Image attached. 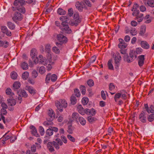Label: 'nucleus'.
Segmentation results:
<instances>
[{"mask_svg":"<svg viewBox=\"0 0 154 154\" xmlns=\"http://www.w3.org/2000/svg\"><path fill=\"white\" fill-rule=\"evenodd\" d=\"M51 74L50 73H48L46 77L45 78V82L46 83H49L51 78Z\"/></svg>","mask_w":154,"mask_h":154,"instance_id":"a18cd8bd","label":"nucleus"},{"mask_svg":"<svg viewBox=\"0 0 154 154\" xmlns=\"http://www.w3.org/2000/svg\"><path fill=\"white\" fill-rule=\"evenodd\" d=\"M146 27L145 26H141L139 32V34L143 35H144L146 32Z\"/></svg>","mask_w":154,"mask_h":154,"instance_id":"a878e982","label":"nucleus"},{"mask_svg":"<svg viewBox=\"0 0 154 154\" xmlns=\"http://www.w3.org/2000/svg\"><path fill=\"white\" fill-rule=\"evenodd\" d=\"M75 6L76 8L80 11H82L83 10V7L80 2H76Z\"/></svg>","mask_w":154,"mask_h":154,"instance_id":"412c9836","label":"nucleus"},{"mask_svg":"<svg viewBox=\"0 0 154 154\" xmlns=\"http://www.w3.org/2000/svg\"><path fill=\"white\" fill-rule=\"evenodd\" d=\"M77 110L78 112L82 115H84L85 114V110L81 105L78 106Z\"/></svg>","mask_w":154,"mask_h":154,"instance_id":"ddd939ff","label":"nucleus"},{"mask_svg":"<svg viewBox=\"0 0 154 154\" xmlns=\"http://www.w3.org/2000/svg\"><path fill=\"white\" fill-rule=\"evenodd\" d=\"M74 92L75 95L78 97H79L81 95V93L79 90L76 88L74 90Z\"/></svg>","mask_w":154,"mask_h":154,"instance_id":"37998d69","label":"nucleus"},{"mask_svg":"<svg viewBox=\"0 0 154 154\" xmlns=\"http://www.w3.org/2000/svg\"><path fill=\"white\" fill-rule=\"evenodd\" d=\"M57 79V76L55 74L51 75V80L52 82H55Z\"/></svg>","mask_w":154,"mask_h":154,"instance_id":"de8ad7c7","label":"nucleus"},{"mask_svg":"<svg viewBox=\"0 0 154 154\" xmlns=\"http://www.w3.org/2000/svg\"><path fill=\"white\" fill-rule=\"evenodd\" d=\"M22 18V15L18 12H16L14 14L12 20L15 22H17V21L21 20Z\"/></svg>","mask_w":154,"mask_h":154,"instance_id":"39448f33","label":"nucleus"},{"mask_svg":"<svg viewBox=\"0 0 154 154\" xmlns=\"http://www.w3.org/2000/svg\"><path fill=\"white\" fill-rule=\"evenodd\" d=\"M79 114L78 113L74 112L72 114V118L73 120H76V121H77L78 118H79Z\"/></svg>","mask_w":154,"mask_h":154,"instance_id":"c03bdc74","label":"nucleus"},{"mask_svg":"<svg viewBox=\"0 0 154 154\" xmlns=\"http://www.w3.org/2000/svg\"><path fill=\"white\" fill-rule=\"evenodd\" d=\"M29 76V73L27 72H23L22 75V78L24 80H26Z\"/></svg>","mask_w":154,"mask_h":154,"instance_id":"4c0bfd02","label":"nucleus"},{"mask_svg":"<svg viewBox=\"0 0 154 154\" xmlns=\"http://www.w3.org/2000/svg\"><path fill=\"white\" fill-rule=\"evenodd\" d=\"M8 104L11 106H14L16 103V101L14 99H9L8 100Z\"/></svg>","mask_w":154,"mask_h":154,"instance_id":"4be33fe9","label":"nucleus"},{"mask_svg":"<svg viewBox=\"0 0 154 154\" xmlns=\"http://www.w3.org/2000/svg\"><path fill=\"white\" fill-rule=\"evenodd\" d=\"M81 21L78 14H75L74 15V20L71 22L72 25L77 26Z\"/></svg>","mask_w":154,"mask_h":154,"instance_id":"20e7f679","label":"nucleus"},{"mask_svg":"<svg viewBox=\"0 0 154 154\" xmlns=\"http://www.w3.org/2000/svg\"><path fill=\"white\" fill-rule=\"evenodd\" d=\"M17 73L15 72H13L11 73V78L13 79H17Z\"/></svg>","mask_w":154,"mask_h":154,"instance_id":"a19ab883","label":"nucleus"},{"mask_svg":"<svg viewBox=\"0 0 154 154\" xmlns=\"http://www.w3.org/2000/svg\"><path fill=\"white\" fill-rule=\"evenodd\" d=\"M96 113V111L93 108L91 109L90 111V113H89V115H91L92 116H94Z\"/></svg>","mask_w":154,"mask_h":154,"instance_id":"052dcab7","label":"nucleus"},{"mask_svg":"<svg viewBox=\"0 0 154 154\" xmlns=\"http://www.w3.org/2000/svg\"><path fill=\"white\" fill-rule=\"evenodd\" d=\"M53 146L55 147L56 149H58L60 148V147L58 144H57V143L56 142L54 141H53Z\"/></svg>","mask_w":154,"mask_h":154,"instance_id":"338daca9","label":"nucleus"},{"mask_svg":"<svg viewBox=\"0 0 154 154\" xmlns=\"http://www.w3.org/2000/svg\"><path fill=\"white\" fill-rule=\"evenodd\" d=\"M127 46V44L125 43V42L119 43L118 45V47L121 49L125 48H126Z\"/></svg>","mask_w":154,"mask_h":154,"instance_id":"473e14b6","label":"nucleus"},{"mask_svg":"<svg viewBox=\"0 0 154 154\" xmlns=\"http://www.w3.org/2000/svg\"><path fill=\"white\" fill-rule=\"evenodd\" d=\"M7 24L8 26L11 29L14 30L15 29V26L13 23L11 22H8Z\"/></svg>","mask_w":154,"mask_h":154,"instance_id":"5701e85b","label":"nucleus"},{"mask_svg":"<svg viewBox=\"0 0 154 154\" xmlns=\"http://www.w3.org/2000/svg\"><path fill=\"white\" fill-rule=\"evenodd\" d=\"M11 137V134L7 135V133L5 134L4 136H3V137L2 138V143L3 144H5V141L6 140L10 138Z\"/></svg>","mask_w":154,"mask_h":154,"instance_id":"f3484780","label":"nucleus"},{"mask_svg":"<svg viewBox=\"0 0 154 154\" xmlns=\"http://www.w3.org/2000/svg\"><path fill=\"white\" fill-rule=\"evenodd\" d=\"M60 19L62 21H63V22H65L66 23H67L69 20L68 18L66 16H61L60 18Z\"/></svg>","mask_w":154,"mask_h":154,"instance_id":"58836bf2","label":"nucleus"},{"mask_svg":"<svg viewBox=\"0 0 154 154\" xmlns=\"http://www.w3.org/2000/svg\"><path fill=\"white\" fill-rule=\"evenodd\" d=\"M143 18L144 17L143 14L140 13L136 17L135 19L137 20L138 22H140L142 21Z\"/></svg>","mask_w":154,"mask_h":154,"instance_id":"a211bd4d","label":"nucleus"},{"mask_svg":"<svg viewBox=\"0 0 154 154\" xmlns=\"http://www.w3.org/2000/svg\"><path fill=\"white\" fill-rule=\"evenodd\" d=\"M129 57L133 59L134 57H137L136 55L135 54V51H131L129 53Z\"/></svg>","mask_w":154,"mask_h":154,"instance_id":"79ce46f5","label":"nucleus"},{"mask_svg":"<svg viewBox=\"0 0 154 154\" xmlns=\"http://www.w3.org/2000/svg\"><path fill=\"white\" fill-rule=\"evenodd\" d=\"M45 121L44 123V125L46 126H48L50 125H51L53 123L52 121Z\"/></svg>","mask_w":154,"mask_h":154,"instance_id":"13d9d810","label":"nucleus"},{"mask_svg":"<svg viewBox=\"0 0 154 154\" xmlns=\"http://www.w3.org/2000/svg\"><path fill=\"white\" fill-rule=\"evenodd\" d=\"M56 142L59 145L62 146L63 144V143L61 140L59 138H57L55 140Z\"/></svg>","mask_w":154,"mask_h":154,"instance_id":"680f3d73","label":"nucleus"},{"mask_svg":"<svg viewBox=\"0 0 154 154\" xmlns=\"http://www.w3.org/2000/svg\"><path fill=\"white\" fill-rule=\"evenodd\" d=\"M31 130V132L32 134L36 137H38L39 135L37 133L35 128L33 126H31L30 127Z\"/></svg>","mask_w":154,"mask_h":154,"instance_id":"f8f14e48","label":"nucleus"},{"mask_svg":"<svg viewBox=\"0 0 154 154\" xmlns=\"http://www.w3.org/2000/svg\"><path fill=\"white\" fill-rule=\"evenodd\" d=\"M139 118L140 120L143 123L146 122V117L144 112L142 111L139 116Z\"/></svg>","mask_w":154,"mask_h":154,"instance_id":"9b49d317","label":"nucleus"},{"mask_svg":"<svg viewBox=\"0 0 154 154\" xmlns=\"http://www.w3.org/2000/svg\"><path fill=\"white\" fill-rule=\"evenodd\" d=\"M52 50L53 52L56 54H58L60 52V51L59 48L56 46L52 48Z\"/></svg>","mask_w":154,"mask_h":154,"instance_id":"864d4df0","label":"nucleus"},{"mask_svg":"<svg viewBox=\"0 0 154 154\" xmlns=\"http://www.w3.org/2000/svg\"><path fill=\"white\" fill-rule=\"evenodd\" d=\"M45 72V68L44 66L41 67L39 69V72L41 74H43Z\"/></svg>","mask_w":154,"mask_h":154,"instance_id":"603ef678","label":"nucleus"},{"mask_svg":"<svg viewBox=\"0 0 154 154\" xmlns=\"http://www.w3.org/2000/svg\"><path fill=\"white\" fill-rule=\"evenodd\" d=\"M132 11H133L132 13V15L136 17L138 14H139L140 13L139 11L138 10L135 9V10H132Z\"/></svg>","mask_w":154,"mask_h":154,"instance_id":"49530a36","label":"nucleus"},{"mask_svg":"<svg viewBox=\"0 0 154 154\" xmlns=\"http://www.w3.org/2000/svg\"><path fill=\"white\" fill-rule=\"evenodd\" d=\"M144 55H140L138 57V64L140 67L142 66L144 63Z\"/></svg>","mask_w":154,"mask_h":154,"instance_id":"6e6552de","label":"nucleus"},{"mask_svg":"<svg viewBox=\"0 0 154 154\" xmlns=\"http://www.w3.org/2000/svg\"><path fill=\"white\" fill-rule=\"evenodd\" d=\"M60 101L61 107L65 108L67 106V104L64 100H61Z\"/></svg>","mask_w":154,"mask_h":154,"instance_id":"7c9ffc66","label":"nucleus"},{"mask_svg":"<svg viewBox=\"0 0 154 154\" xmlns=\"http://www.w3.org/2000/svg\"><path fill=\"white\" fill-rule=\"evenodd\" d=\"M83 95H85V94L86 88L85 86L81 85L79 87Z\"/></svg>","mask_w":154,"mask_h":154,"instance_id":"f704fd0d","label":"nucleus"},{"mask_svg":"<svg viewBox=\"0 0 154 154\" xmlns=\"http://www.w3.org/2000/svg\"><path fill=\"white\" fill-rule=\"evenodd\" d=\"M26 2L24 0H15L14 5L16 6L17 9L20 12L24 13L25 12V9L23 6L25 4Z\"/></svg>","mask_w":154,"mask_h":154,"instance_id":"f257e3e1","label":"nucleus"},{"mask_svg":"<svg viewBox=\"0 0 154 154\" xmlns=\"http://www.w3.org/2000/svg\"><path fill=\"white\" fill-rule=\"evenodd\" d=\"M124 58L125 60L128 63H130L133 61V59L131 58L127 54L124 55Z\"/></svg>","mask_w":154,"mask_h":154,"instance_id":"c85d7f7f","label":"nucleus"},{"mask_svg":"<svg viewBox=\"0 0 154 154\" xmlns=\"http://www.w3.org/2000/svg\"><path fill=\"white\" fill-rule=\"evenodd\" d=\"M130 33L133 36L136 35L137 33V31L135 28H131L130 29Z\"/></svg>","mask_w":154,"mask_h":154,"instance_id":"2f4dec72","label":"nucleus"},{"mask_svg":"<svg viewBox=\"0 0 154 154\" xmlns=\"http://www.w3.org/2000/svg\"><path fill=\"white\" fill-rule=\"evenodd\" d=\"M3 43L2 47H3L4 48H6L9 45V43L6 41H3Z\"/></svg>","mask_w":154,"mask_h":154,"instance_id":"0e129e2a","label":"nucleus"},{"mask_svg":"<svg viewBox=\"0 0 154 154\" xmlns=\"http://www.w3.org/2000/svg\"><path fill=\"white\" fill-rule=\"evenodd\" d=\"M80 124L82 125H85L86 123V121L85 119L82 117H79L78 119Z\"/></svg>","mask_w":154,"mask_h":154,"instance_id":"cd10ccee","label":"nucleus"},{"mask_svg":"<svg viewBox=\"0 0 154 154\" xmlns=\"http://www.w3.org/2000/svg\"><path fill=\"white\" fill-rule=\"evenodd\" d=\"M57 38L59 42H57L56 45L59 48H62L63 43H66L67 42V38L64 35L61 34H59L57 35Z\"/></svg>","mask_w":154,"mask_h":154,"instance_id":"f03ea898","label":"nucleus"},{"mask_svg":"<svg viewBox=\"0 0 154 154\" xmlns=\"http://www.w3.org/2000/svg\"><path fill=\"white\" fill-rule=\"evenodd\" d=\"M53 142H49L47 144V147L50 151L51 152L54 151V149L53 146Z\"/></svg>","mask_w":154,"mask_h":154,"instance_id":"aec40b11","label":"nucleus"},{"mask_svg":"<svg viewBox=\"0 0 154 154\" xmlns=\"http://www.w3.org/2000/svg\"><path fill=\"white\" fill-rule=\"evenodd\" d=\"M68 13L69 16L70 17H71L73 13V12L72 8H71L69 9L68 11Z\"/></svg>","mask_w":154,"mask_h":154,"instance_id":"774afa93","label":"nucleus"},{"mask_svg":"<svg viewBox=\"0 0 154 154\" xmlns=\"http://www.w3.org/2000/svg\"><path fill=\"white\" fill-rule=\"evenodd\" d=\"M144 4L151 7H154V0H143Z\"/></svg>","mask_w":154,"mask_h":154,"instance_id":"1a4fd4ad","label":"nucleus"},{"mask_svg":"<svg viewBox=\"0 0 154 154\" xmlns=\"http://www.w3.org/2000/svg\"><path fill=\"white\" fill-rule=\"evenodd\" d=\"M30 150L31 152H35L36 151V148L35 146L34 145H32L31 146V150Z\"/></svg>","mask_w":154,"mask_h":154,"instance_id":"e2e57ef3","label":"nucleus"},{"mask_svg":"<svg viewBox=\"0 0 154 154\" xmlns=\"http://www.w3.org/2000/svg\"><path fill=\"white\" fill-rule=\"evenodd\" d=\"M21 66L23 69L25 70H26L28 68V64L25 62H23L21 63Z\"/></svg>","mask_w":154,"mask_h":154,"instance_id":"ea45409f","label":"nucleus"},{"mask_svg":"<svg viewBox=\"0 0 154 154\" xmlns=\"http://www.w3.org/2000/svg\"><path fill=\"white\" fill-rule=\"evenodd\" d=\"M121 96L122 99L124 100H126L127 98L126 92L124 90H122L120 91Z\"/></svg>","mask_w":154,"mask_h":154,"instance_id":"393cba45","label":"nucleus"},{"mask_svg":"<svg viewBox=\"0 0 154 154\" xmlns=\"http://www.w3.org/2000/svg\"><path fill=\"white\" fill-rule=\"evenodd\" d=\"M88 121L91 123H93L97 121V119L91 116H89L88 117Z\"/></svg>","mask_w":154,"mask_h":154,"instance_id":"c756f323","label":"nucleus"},{"mask_svg":"<svg viewBox=\"0 0 154 154\" xmlns=\"http://www.w3.org/2000/svg\"><path fill=\"white\" fill-rule=\"evenodd\" d=\"M96 57L95 55H94L91 57L90 60L89 61V63H93L96 60Z\"/></svg>","mask_w":154,"mask_h":154,"instance_id":"bf43d9fd","label":"nucleus"},{"mask_svg":"<svg viewBox=\"0 0 154 154\" xmlns=\"http://www.w3.org/2000/svg\"><path fill=\"white\" fill-rule=\"evenodd\" d=\"M60 29L63 32L68 34H70L72 32V31L69 28L68 25L65 22H62L61 26L60 27Z\"/></svg>","mask_w":154,"mask_h":154,"instance_id":"7ed1b4c3","label":"nucleus"},{"mask_svg":"<svg viewBox=\"0 0 154 154\" xmlns=\"http://www.w3.org/2000/svg\"><path fill=\"white\" fill-rule=\"evenodd\" d=\"M112 60H109V61L108 63V66L109 69L112 70L113 69V67L112 63Z\"/></svg>","mask_w":154,"mask_h":154,"instance_id":"8fccbe9b","label":"nucleus"},{"mask_svg":"<svg viewBox=\"0 0 154 154\" xmlns=\"http://www.w3.org/2000/svg\"><path fill=\"white\" fill-rule=\"evenodd\" d=\"M6 93L7 95L12 96L14 95V93L12 92L10 88H8L6 90Z\"/></svg>","mask_w":154,"mask_h":154,"instance_id":"72a5a7b5","label":"nucleus"},{"mask_svg":"<svg viewBox=\"0 0 154 154\" xmlns=\"http://www.w3.org/2000/svg\"><path fill=\"white\" fill-rule=\"evenodd\" d=\"M30 54L31 57L33 59L37 58V52L35 49L33 48L31 50Z\"/></svg>","mask_w":154,"mask_h":154,"instance_id":"9d476101","label":"nucleus"},{"mask_svg":"<svg viewBox=\"0 0 154 154\" xmlns=\"http://www.w3.org/2000/svg\"><path fill=\"white\" fill-rule=\"evenodd\" d=\"M39 132L41 135H43L45 133L44 130L42 127H39Z\"/></svg>","mask_w":154,"mask_h":154,"instance_id":"6e6d98bb","label":"nucleus"},{"mask_svg":"<svg viewBox=\"0 0 154 154\" xmlns=\"http://www.w3.org/2000/svg\"><path fill=\"white\" fill-rule=\"evenodd\" d=\"M20 84L18 82H15L13 85V89L14 91H16L20 88Z\"/></svg>","mask_w":154,"mask_h":154,"instance_id":"6ab92c4d","label":"nucleus"},{"mask_svg":"<svg viewBox=\"0 0 154 154\" xmlns=\"http://www.w3.org/2000/svg\"><path fill=\"white\" fill-rule=\"evenodd\" d=\"M67 137L69 140L72 142H74L75 141V139L70 135H68Z\"/></svg>","mask_w":154,"mask_h":154,"instance_id":"5fc2aeb1","label":"nucleus"},{"mask_svg":"<svg viewBox=\"0 0 154 154\" xmlns=\"http://www.w3.org/2000/svg\"><path fill=\"white\" fill-rule=\"evenodd\" d=\"M141 46L143 48L148 49L149 48V45L148 43L146 41H142L140 43Z\"/></svg>","mask_w":154,"mask_h":154,"instance_id":"dca6fc26","label":"nucleus"},{"mask_svg":"<svg viewBox=\"0 0 154 154\" xmlns=\"http://www.w3.org/2000/svg\"><path fill=\"white\" fill-rule=\"evenodd\" d=\"M46 134L47 136L45 137V138L49 139L50 138V137L53 134V132L51 128H49L46 131Z\"/></svg>","mask_w":154,"mask_h":154,"instance_id":"2eb2a0df","label":"nucleus"},{"mask_svg":"<svg viewBox=\"0 0 154 154\" xmlns=\"http://www.w3.org/2000/svg\"><path fill=\"white\" fill-rule=\"evenodd\" d=\"M87 84L90 87H92L94 85L93 81L91 79H90L87 81Z\"/></svg>","mask_w":154,"mask_h":154,"instance_id":"3c124183","label":"nucleus"},{"mask_svg":"<svg viewBox=\"0 0 154 154\" xmlns=\"http://www.w3.org/2000/svg\"><path fill=\"white\" fill-rule=\"evenodd\" d=\"M26 89L28 90L29 92L31 94H34L35 93V90L32 87L26 86Z\"/></svg>","mask_w":154,"mask_h":154,"instance_id":"4468645a","label":"nucleus"},{"mask_svg":"<svg viewBox=\"0 0 154 154\" xmlns=\"http://www.w3.org/2000/svg\"><path fill=\"white\" fill-rule=\"evenodd\" d=\"M58 14L60 15H64L66 13V12L61 8H59L57 10Z\"/></svg>","mask_w":154,"mask_h":154,"instance_id":"e433bc0d","label":"nucleus"},{"mask_svg":"<svg viewBox=\"0 0 154 154\" xmlns=\"http://www.w3.org/2000/svg\"><path fill=\"white\" fill-rule=\"evenodd\" d=\"M154 119V114H150L148 117V120L150 122L152 121Z\"/></svg>","mask_w":154,"mask_h":154,"instance_id":"4d7b16f0","label":"nucleus"},{"mask_svg":"<svg viewBox=\"0 0 154 154\" xmlns=\"http://www.w3.org/2000/svg\"><path fill=\"white\" fill-rule=\"evenodd\" d=\"M55 105L58 109L60 111L62 112L63 110V108L61 107L60 102H59L58 101H57L55 103Z\"/></svg>","mask_w":154,"mask_h":154,"instance_id":"bb28decb","label":"nucleus"},{"mask_svg":"<svg viewBox=\"0 0 154 154\" xmlns=\"http://www.w3.org/2000/svg\"><path fill=\"white\" fill-rule=\"evenodd\" d=\"M70 101L71 104L72 105H74L77 102V99L75 95H72L70 98Z\"/></svg>","mask_w":154,"mask_h":154,"instance_id":"b1692460","label":"nucleus"},{"mask_svg":"<svg viewBox=\"0 0 154 154\" xmlns=\"http://www.w3.org/2000/svg\"><path fill=\"white\" fill-rule=\"evenodd\" d=\"M88 102V99L87 97H84L82 99V104L84 105H86Z\"/></svg>","mask_w":154,"mask_h":154,"instance_id":"c9c22d12","label":"nucleus"},{"mask_svg":"<svg viewBox=\"0 0 154 154\" xmlns=\"http://www.w3.org/2000/svg\"><path fill=\"white\" fill-rule=\"evenodd\" d=\"M114 56H115V62L116 64V68H117L119 66L120 61L121 60V57L119 53L118 52H116L115 55H113Z\"/></svg>","mask_w":154,"mask_h":154,"instance_id":"423d86ee","label":"nucleus"},{"mask_svg":"<svg viewBox=\"0 0 154 154\" xmlns=\"http://www.w3.org/2000/svg\"><path fill=\"white\" fill-rule=\"evenodd\" d=\"M121 97L120 92L116 93L114 96V99L116 102H117L118 99Z\"/></svg>","mask_w":154,"mask_h":154,"instance_id":"09e8293b","label":"nucleus"},{"mask_svg":"<svg viewBox=\"0 0 154 154\" xmlns=\"http://www.w3.org/2000/svg\"><path fill=\"white\" fill-rule=\"evenodd\" d=\"M48 117L47 118V121H52L54 119L55 114L54 111L51 109H49L48 111Z\"/></svg>","mask_w":154,"mask_h":154,"instance_id":"0eeeda50","label":"nucleus"},{"mask_svg":"<svg viewBox=\"0 0 154 154\" xmlns=\"http://www.w3.org/2000/svg\"><path fill=\"white\" fill-rule=\"evenodd\" d=\"M83 1L89 7L91 6V4L89 0H83Z\"/></svg>","mask_w":154,"mask_h":154,"instance_id":"69168bd1","label":"nucleus"}]
</instances>
